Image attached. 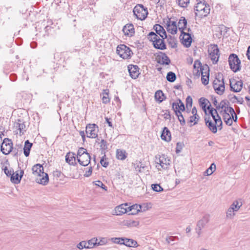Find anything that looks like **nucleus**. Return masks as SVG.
Masks as SVG:
<instances>
[{
	"mask_svg": "<svg viewBox=\"0 0 250 250\" xmlns=\"http://www.w3.org/2000/svg\"><path fill=\"white\" fill-rule=\"evenodd\" d=\"M4 172L5 174L7 176H10V178L11 177L12 175H13V172L14 170L12 169H8L6 167H5L3 168Z\"/></svg>",
	"mask_w": 250,
	"mask_h": 250,
	"instance_id": "5fc2aeb1",
	"label": "nucleus"
},
{
	"mask_svg": "<svg viewBox=\"0 0 250 250\" xmlns=\"http://www.w3.org/2000/svg\"><path fill=\"white\" fill-rule=\"evenodd\" d=\"M32 146V144L30 143L29 140L25 141L23 148V153L26 157H28L29 155L30 151Z\"/></svg>",
	"mask_w": 250,
	"mask_h": 250,
	"instance_id": "c756f323",
	"label": "nucleus"
},
{
	"mask_svg": "<svg viewBox=\"0 0 250 250\" xmlns=\"http://www.w3.org/2000/svg\"><path fill=\"white\" fill-rule=\"evenodd\" d=\"M211 101L214 106L216 108V110L217 111L218 109H219V105H217V100L216 99V97L212 96H211Z\"/></svg>",
	"mask_w": 250,
	"mask_h": 250,
	"instance_id": "680f3d73",
	"label": "nucleus"
},
{
	"mask_svg": "<svg viewBox=\"0 0 250 250\" xmlns=\"http://www.w3.org/2000/svg\"><path fill=\"white\" fill-rule=\"evenodd\" d=\"M104 96L102 98L103 103L104 104H107L110 102V99L108 97V90H104Z\"/></svg>",
	"mask_w": 250,
	"mask_h": 250,
	"instance_id": "a18cd8bd",
	"label": "nucleus"
},
{
	"mask_svg": "<svg viewBox=\"0 0 250 250\" xmlns=\"http://www.w3.org/2000/svg\"><path fill=\"white\" fill-rule=\"evenodd\" d=\"M235 212H234L231 208H229L226 212L227 218L232 219L235 216Z\"/></svg>",
	"mask_w": 250,
	"mask_h": 250,
	"instance_id": "c03bdc74",
	"label": "nucleus"
},
{
	"mask_svg": "<svg viewBox=\"0 0 250 250\" xmlns=\"http://www.w3.org/2000/svg\"><path fill=\"white\" fill-rule=\"evenodd\" d=\"M13 127L16 129L15 131L16 132V133H19L20 136L23 134L24 132L26 130V126L24 123L21 120H18L17 121L15 122Z\"/></svg>",
	"mask_w": 250,
	"mask_h": 250,
	"instance_id": "f8f14e48",
	"label": "nucleus"
},
{
	"mask_svg": "<svg viewBox=\"0 0 250 250\" xmlns=\"http://www.w3.org/2000/svg\"><path fill=\"white\" fill-rule=\"evenodd\" d=\"M139 68L136 65L129 64L128 70L130 77L134 79L137 78L140 74Z\"/></svg>",
	"mask_w": 250,
	"mask_h": 250,
	"instance_id": "dca6fc26",
	"label": "nucleus"
},
{
	"mask_svg": "<svg viewBox=\"0 0 250 250\" xmlns=\"http://www.w3.org/2000/svg\"><path fill=\"white\" fill-rule=\"evenodd\" d=\"M105 122L108 124V126L113 128L112 123L110 121L109 119L107 117L105 118Z\"/></svg>",
	"mask_w": 250,
	"mask_h": 250,
	"instance_id": "774afa93",
	"label": "nucleus"
},
{
	"mask_svg": "<svg viewBox=\"0 0 250 250\" xmlns=\"http://www.w3.org/2000/svg\"><path fill=\"white\" fill-rule=\"evenodd\" d=\"M75 153L72 152H68L65 156V161L69 164L71 165L73 164V161H75Z\"/></svg>",
	"mask_w": 250,
	"mask_h": 250,
	"instance_id": "f704fd0d",
	"label": "nucleus"
},
{
	"mask_svg": "<svg viewBox=\"0 0 250 250\" xmlns=\"http://www.w3.org/2000/svg\"><path fill=\"white\" fill-rule=\"evenodd\" d=\"M209 221V216L208 215H205L201 220H200L197 223V227L199 229V231L198 232V235H199L200 234V231L202 228H203L208 223Z\"/></svg>",
	"mask_w": 250,
	"mask_h": 250,
	"instance_id": "b1692460",
	"label": "nucleus"
},
{
	"mask_svg": "<svg viewBox=\"0 0 250 250\" xmlns=\"http://www.w3.org/2000/svg\"><path fill=\"white\" fill-rule=\"evenodd\" d=\"M154 30L160 37L166 39L167 37V33L164 27L160 24H156L153 27Z\"/></svg>",
	"mask_w": 250,
	"mask_h": 250,
	"instance_id": "aec40b11",
	"label": "nucleus"
},
{
	"mask_svg": "<svg viewBox=\"0 0 250 250\" xmlns=\"http://www.w3.org/2000/svg\"><path fill=\"white\" fill-rule=\"evenodd\" d=\"M108 243V240L107 238L106 237H101L100 238V241L98 242H96L97 246H104Z\"/></svg>",
	"mask_w": 250,
	"mask_h": 250,
	"instance_id": "de8ad7c7",
	"label": "nucleus"
},
{
	"mask_svg": "<svg viewBox=\"0 0 250 250\" xmlns=\"http://www.w3.org/2000/svg\"><path fill=\"white\" fill-rule=\"evenodd\" d=\"M229 62L230 68L234 72H237L241 69V61L238 56L234 54H231L229 58Z\"/></svg>",
	"mask_w": 250,
	"mask_h": 250,
	"instance_id": "39448f33",
	"label": "nucleus"
},
{
	"mask_svg": "<svg viewBox=\"0 0 250 250\" xmlns=\"http://www.w3.org/2000/svg\"><path fill=\"white\" fill-rule=\"evenodd\" d=\"M213 87L216 93L219 94V85L214 83Z\"/></svg>",
	"mask_w": 250,
	"mask_h": 250,
	"instance_id": "338daca9",
	"label": "nucleus"
},
{
	"mask_svg": "<svg viewBox=\"0 0 250 250\" xmlns=\"http://www.w3.org/2000/svg\"><path fill=\"white\" fill-rule=\"evenodd\" d=\"M206 125L208 126L209 129L213 133L217 132V127L215 124L210 121L208 119V120L206 118L205 119Z\"/></svg>",
	"mask_w": 250,
	"mask_h": 250,
	"instance_id": "e433bc0d",
	"label": "nucleus"
},
{
	"mask_svg": "<svg viewBox=\"0 0 250 250\" xmlns=\"http://www.w3.org/2000/svg\"><path fill=\"white\" fill-rule=\"evenodd\" d=\"M76 247L78 249H79L80 250H83L84 248L87 249V242L86 241H82L80 242V243H79L77 245Z\"/></svg>",
	"mask_w": 250,
	"mask_h": 250,
	"instance_id": "8fccbe9b",
	"label": "nucleus"
},
{
	"mask_svg": "<svg viewBox=\"0 0 250 250\" xmlns=\"http://www.w3.org/2000/svg\"><path fill=\"white\" fill-rule=\"evenodd\" d=\"M128 205L127 203L122 204L115 207L114 209V214L116 215H121L126 212H129L128 209Z\"/></svg>",
	"mask_w": 250,
	"mask_h": 250,
	"instance_id": "4468645a",
	"label": "nucleus"
},
{
	"mask_svg": "<svg viewBox=\"0 0 250 250\" xmlns=\"http://www.w3.org/2000/svg\"><path fill=\"white\" fill-rule=\"evenodd\" d=\"M180 38H182V42L186 47H188L190 46L192 42L191 33L182 32Z\"/></svg>",
	"mask_w": 250,
	"mask_h": 250,
	"instance_id": "ddd939ff",
	"label": "nucleus"
},
{
	"mask_svg": "<svg viewBox=\"0 0 250 250\" xmlns=\"http://www.w3.org/2000/svg\"><path fill=\"white\" fill-rule=\"evenodd\" d=\"M176 115L177 116L179 121L180 123V124L182 125H184L186 124L185 120L184 119V116L181 112H178V113H175Z\"/></svg>",
	"mask_w": 250,
	"mask_h": 250,
	"instance_id": "49530a36",
	"label": "nucleus"
},
{
	"mask_svg": "<svg viewBox=\"0 0 250 250\" xmlns=\"http://www.w3.org/2000/svg\"><path fill=\"white\" fill-rule=\"evenodd\" d=\"M99 127L95 124H88L86 127V133L87 137L90 138H96L98 137Z\"/></svg>",
	"mask_w": 250,
	"mask_h": 250,
	"instance_id": "1a4fd4ad",
	"label": "nucleus"
},
{
	"mask_svg": "<svg viewBox=\"0 0 250 250\" xmlns=\"http://www.w3.org/2000/svg\"><path fill=\"white\" fill-rule=\"evenodd\" d=\"M189 118V122L191 123H193V125H195L197 123L199 120V116L192 115Z\"/></svg>",
	"mask_w": 250,
	"mask_h": 250,
	"instance_id": "4d7b16f0",
	"label": "nucleus"
},
{
	"mask_svg": "<svg viewBox=\"0 0 250 250\" xmlns=\"http://www.w3.org/2000/svg\"><path fill=\"white\" fill-rule=\"evenodd\" d=\"M116 155L117 159L120 160H125L127 156V153L125 150L121 149H117L116 150Z\"/></svg>",
	"mask_w": 250,
	"mask_h": 250,
	"instance_id": "cd10ccee",
	"label": "nucleus"
},
{
	"mask_svg": "<svg viewBox=\"0 0 250 250\" xmlns=\"http://www.w3.org/2000/svg\"><path fill=\"white\" fill-rule=\"evenodd\" d=\"M33 174L39 178H37V182L42 185H46L49 181L48 175L44 172L43 167L41 164L35 165L32 168Z\"/></svg>",
	"mask_w": 250,
	"mask_h": 250,
	"instance_id": "f257e3e1",
	"label": "nucleus"
},
{
	"mask_svg": "<svg viewBox=\"0 0 250 250\" xmlns=\"http://www.w3.org/2000/svg\"><path fill=\"white\" fill-rule=\"evenodd\" d=\"M125 240L123 241L124 242V244H123V245H124L128 247H137L138 246L137 242L132 239H128L126 238H124Z\"/></svg>",
	"mask_w": 250,
	"mask_h": 250,
	"instance_id": "c85d7f7f",
	"label": "nucleus"
},
{
	"mask_svg": "<svg viewBox=\"0 0 250 250\" xmlns=\"http://www.w3.org/2000/svg\"><path fill=\"white\" fill-rule=\"evenodd\" d=\"M175 238L176 237L174 236H169L166 238V241L168 244L173 245L175 244L174 241Z\"/></svg>",
	"mask_w": 250,
	"mask_h": 250,
	"instance_id": "6e6d98bb",
	"label": "nucleus"
},
{
	"mask_svg": "<svg viewBox=\"0 0 250 250\" xmlns=\"http://www.w3.org/2000/svg\"><path fill=\"white\" fill-rule=\"evenodd\" d=\"M193 66H194V70H193L194 73H195L197 76H199L200 73H199V72L200 71V68L203 66L201 65V63L199 61L197 60V61H195Z\"/></svg>",
	"mask_w": 250,
	"mask_h": 250,
	"instance_id": "ea45409f",
	"label": "nucleus"
},
{
	"mask_svg": "<svg viewBox=\"0 0 250 250\" xmlns=\"http://www.w3.org/2000/svg\"><path fill=\"white\" fill-rule=\"evenodd\" d=\"M209 57L213 63H216L219 60V48L216 44H210L208 48Z\"/></svg>",
	"mask_w": 250,
	"mask_h": 250,
	"instance_id": "6e6552de",
	"label": "nucleus"
},
{
	"mask_svg": "<svg viewBox=\"0 0 250 250\" xmlns=\"http://www.w3.org/2000/svg\"><path fill=\"white\" fill-rule=\"evenodd\" d=\"M194 10L196 11V16L200 17H206L209 13V5L205 3L204 1H200L195 6Z\"/></svg>",
	"mask_w": 250,
	"mask_h": 250,
	"instance_id": "20e7f679",
	"label": "nucleus"
},
{
	"mask_svg": "<svg viewBox=\"0 0 250 250\" xmlns=\"http://www.w3.org/2000/svg\"><path fill=\"white\" fill-rule=\"evenodd\" d=\"M176 78L175 74L173 72H169L167 75V80L171 83L174 82Z\"/></svg>",
	"mask_w": 250,
	"mask_h": 250,
	"instance_id": "79ce46f5",
	"label": "nucleus"
},
{
	"mask_svg": "<svg viewBox=\"0 0 250 250\" xmlns=\"http://www.w3.org/2000/svg\"><path fill=\"white\" fill-rule=\"evenodd\" d=\"M110 241L114 243L117 244L123 245L124 244L123 241L125 240L124 238H117V237H112L110 238Z\"/></svg>",
	"mask_w": 250,
	"mask_h": 250,
	"instance_id": "37998d69",
	"label": "nucleus"
},
{
	"mask_svg": "<svg viewBox=\"0 0 250 250\" xmlns=\"http://www.w3.org/2000/svg\"><path fill=\"white\" fill-rule=\"evenodd\" d=\"M129 212L132 214H136L141 209V206L139 205H133L128 207Z\"/></svg>",
	"mask_w": 250,
	"mask_h": 250,
	"instance_id": "2f4dec72",
	"label": "nucleus"
},
{
	"mask_svg": "<svg viewBox=\"0 0 250 250\" xmlns=\"http://www.w3.org/2000/svg\"><path fill=\"white\" fill-rule=\"evenodd\" d=\"M147 39L153 42V46L158 49L165 50L167 48L164 39L160 37L154 32H150L147 35Z\"/></svg>",
	"mask_w": 250,
	"mask_h": 250,
	"instance_id": "7ed1b4c3",
	"label": "nucleus"
},
{
	"mask_svg": "<svg viewBox=\"0 0 250 250\" xmlns=\"http://www.w3.org/2000/svg\"><path fill=\"white\" fill-rule=\"evenodd\" d=\"M1 151L5 155L9 154L13 149L12 141L8 138L4 139L0 146Z\"/></svg>",
	"mask_w": 250,
	"mask_h": 250,
	"instance_id": "9d476101",
	"label": "nucleus"
},
{
	"mask_svg": "<svg viewBox=\"0 0 250 250\" xmlns=\"http://www.w3.org/2000/svg\"><path fill=\"white\" fill-rule=\"evenodd\" d=\"M24 172L23 170L20 171V175L18 171L13 172V175L11 177V181L12 183L15 184H18L20 182L21 179L23 176Z\"/></svg>",
	"mask_w": 250,
	"mask_h": 250,
	"instance_id": "5701e85b",
	"label": "nucleus"
},
{
	"mask_svg": "<svg viewBox=\"0 0 250 250\" xmlns=\"http://www.w3.org/2000/svg\"><path fill=\"white\" fill-rule=\"evenodd\" d=\"M95 184L99 187L102 188L103 189L106 190L107 187L101 181H96L95 182Z\"/></svg>",
	"mask_w": 250,
	"mask_h": 250,
	"instance_id": "13d9d810",
	"label": "nucleus"
},
{
	"mask_svg": "<svg viewBox=\"0 0 250 250\" xmlns=\"http://www.w3.org/2000/svg\"><path fill=\"white\" fill-rule=\"evenodd\" d=\"M84 154H88L87 150L83 147H81L78 149L77 157L81 156Z\"/></svg>",
	"mask_w": 250,
	"mask_h": 250,
	"instance_id": "864d4df0",
	"label": "nucleus"
},
{
	"mask_svg": "<svg viewBox=\"0 0 250 250\" xmlns=\"http://www.w3.org/2000/svg\"><path fill=\"white\" fill-rule=\"evenodd\" d=\"M243 203L241 199L235 200L229 207L234 212H236L242 206Z\"/></svg>",
	"mask_w": 250,
	"mask_h": 250,
	"instance_id": "bb28decb",
	"label": "nucleus"
},
{
	"mask_svg": "<svg viewBox=\"0 0 250 250\" xmlns=\"http://www.w3.org/2000/svg\"><path fill=\"white\" fill-rule=\"evenodd\" d=\"M229 102L228 101H222L220 103V109H221L220 113L222 115H224L225 113H230L235 114L234 109L229 106Z\"/></svg>",
	"mask_w": 250,
	"mask_h": 250,
	"instance_id": "9b49d317",
	"label": "nucleus"
},
{
	"mask_svg": "<svg viewBox=\"0 0 250 250\" xmlns=\"http://www.w3.org/2000/svg\"><path fill=\"white\" fill-rule=\"evenodd\" d=\"M167 31L170 33L171 34H175L177 33V26L176 22L175 21H171L169 20L167 23Z\"/></svg>",
	"mask_w": 250,
	"mask_h": 250,
	"instance_id": "4be33fe9",
	"label": "nucleus"
},
{
	"mask_svg": "<svg viewBox=\"0 0 250 250\" xmlns=\"http://www.w3.org/2000/svg\"><path fill=\"white\" fill-rule=\"evenodd\" d=\"M229 83L230 87L233 91L238 92L240 91L242 89L243 83L241 80L237 81L235 79L230 80Z\"/></svg>",
	"mask_w": 250,
	"mask_h": 250,
	"instance_id": "2eb2a0df",
	"label": "nucleus"
},
{
	"mask_svg": "<svg viewBox=\"0 0 250 250\" xmlns=\"http://www.w3.org/2000/svg\"><path fill=\"white\" fill-rule=\"evenodd\" d=\"M216 169V165L212 163L210 167L204 172V175L209 176L213 173Z\"/></svg>",
	"mask_w": 250,
	"mask_h": 250,
	"instance_id": "58836bf2",
	"label": "nucleus"
},
{
	"mask_svg": "<svg viewBox=\"0 0 250 250\" xmlns=\"http://www.w3.org/2000/svg\"><path fill=\"white\" fill-rule=\"evenodd\" d=\"M199 103L203 110L206 113H207V110H208L209 114L211 115L215 123L216 124L217 121L219 120V118H219V114L216 109L211 106L209 101L205 98H201L199 100Z\"/></svg>",
	"mask_w": 250,
	"mask_h": 250,
	"instance_id": "f03ea898",
	"label": "nucleus"
},
{
	"mask_svg": "<svg viewBox=\"0 0 250 250\" xmlns=\"http://www.w3.org/2000/svg\"><path fill=\"white\" fill-rule=\"evenodd\" d=\"M92 167H89L88 170L86 171L85 173L84 174V176L85 177H89L92 174Z\"/></svg>",
	"mask_w": 250,
	"mask_h": 250,
	"instance_id": "052dcab7",
	"label": "nucleus"
},
{
	"mask_svg": "<svg viewBox=\"0 0 250 250\" xmlns=\"http://www.w3.org/2000/svg\"><path fill=\"white\" fill-rule=\"evenodd\" d=\"M172 108L175 113H178V112H181L185 110V105L180 99H178L176 102H173L172 104Z\"/></svg>",
	"mask_w": 250,
	"mask_h": 250,
	"instance_id": "f3484780",
	"label": "nucleus"
},
{
	"mask_svg": "<svg viewBox=\"0 0 250 250\" xmlns=\"http://www.w3.org/2000/svg\"><path fill=\"white\" fill-rule=\"evenodd\" d=\"M79 163L83 166H87L90 162V156L89 153L84 154L77 157Z\"/></svg>",
	"mask_w": 250,
	"mask_h": 250,
	"instance_id": "6ab92c4d",
	"label": "nucleus"
},
{
	"mask_svg": "<svg viewBox=\"0 0 250 250\" xmlns=\"http://www.w3.org/2000/svg\"><path fill=\"white\" fill-rule=\"evenodd\" d=\"M100 163H101V164L102 165V166H103L104 167H107V166L108 165V163L105 162L104 160V158H103L102 159H101Z\"/></svg>",
	"mask_w": 250,
	"mask_h": 250,
	"instance_id": "69168bd1",
	"label": "nucleus"
},
{
	"mask_svg": "<svg viewBox=\"0 0 250 250\" xmlns=\"http://www.w3.org/2000/svg\"><path fill=\"white\" fill-rule=\"evenodd\" d=\"M209 77L205 76V77H202L201 76V81L203 84L207 85L208 83Z\"/></svg>",
	"mask_w": 250,
	"mask_h": 250,
	"instance_id": "e2e57ef3",
	"label": "nucleus"
},
{
	"mask_svg": "<svg viewBox=\"0 0 250 250\" xmlns=\"http://www.w3.org/2000/svg\"><path fill=\"white\" fill-rule=\"evenodd\" d=\"M100 144V148L102 151H104L107 149V143L106 141L102 139Z\"/></svg>",
	"mask_w": 250,
	"mask_h": 250,
	"instance_id": "3c124183",
	"label": "nucleus"
},
{
	"mask_svg": "<svg viewBox=\"0 0 250 250\" xmlns=\"http://www.w3.org/2000/svg\"><path fill=\"white\" fill-rule=\"evenodd\" d=\"M192 104V99L189 96H188L186 98V106L188 108V106L191 107Z\"/></svg>",
	"mask_w": 250,
	"mask_h": 250,
	"instance_id": "bf43d9fd",
	"label": "nucleus"
},
{
	"mask_svg": "<svg viewBox=\"0 0 250 250\" xmlns=\"http://www.w3.org/2000/svg\"><path fill=\"white\" fill-rule=\"evenodd\" d=\"M133 13L138 19L142 21L144 20L148 14L147 8L141 4H138L135 6Z\"/></svg>",
	"mask_w": 250,
	"mask_h": 250,
	"instance_id": "0eeeda50",
	"label": "nucleus"
},
{
	"mask_svg": "<svg viewBox=\"0 0 250 250\" xmlns=\"http://www.w3.org/2000/svg\"><path fill=\"white\" fill-rule=\"evenodd\" d=\"M134 168L136 170V171L138 172H142L143 171L144 169L145 168V167L142 164L141 162L136 161L135 163H133Z\"/></svg>",
	"mask_w": 250,
	"mask_h": 250,
	"instance_id": "c9c22d12",
	"label": "nucleus"
},
{
	"mask_svg": "<svg viewBox=\"0 0 250 250\" xmlns=\"http://www.w3.org/2000/svg\"><path fill=\"white\" fill-rule=\"evenodd\" d=\"M164 94L161 90H158L155 94V98L156 101L159 103L162 102L164 100Z\"/></svg>",
	"mask_w": 250,
	"mask_h": 250,
	"instance_id": "a19ab883",
	"label": "nucleus"
},
{
	"mask_svg": "<svg viewBox=\"0 0 250 250\" xmlns=\"http://www.w3.org/2000/svg\"><path fill=\"white\" fill-rule=\"evenodd\" d=\"M187 25V21L185 18L183 17H181L179 20L178 24H177V28L181 31V32H183L184 30L186 29V26Z\"/></svg>",
	"mask_w": 250,
	"mask_h": 250,
	"instance_id": "a878e982",
	"label": "nucleus"
},
{
	"mask_svg": "<svg viewBox=\"0 0 250 250\" xmlns=\"http://www.w3.org/2000/svg\"><path fill=\"white\" fill-rule=\"evenodd\" d=\"M223 119L225 123L229 125H231L233 121H236L237 120V116L236 114H230V113H225V115H223Z\"/></svg>",
	"mask_w": 250,
	"mask_h": 250,
	"instance_id": "a211bd4d",
	"label": "nucleus"
},
{
	"mask_svg": "<svg viewBox=\"0 0 250 250\" xmlns=\"http://www.w3.org/2000/svg\"><path fill=\"white\" fill-rule=\"evenodd\" d=\"M117 53L124 59H130L133 53L129 47L125 44L119 45L116 49Z\"/></svg>",
	"mask_w": 250,
	"mask_h": 250,
	"instance_id": "423d86ee",
	"label": "nucleus"
},
{
	"mask_svg": "<svg viewBox=\"0 0 250 250\" xmlns=\"http://www.w3.org/2000/svg\"><path fill=\"white\" fill-rule=\"evenodd\" d=\"M209 67L207 65L203 66L200 68L199 73L201 75L202 77H205V76H209Z\"/></svg>",
	"mask_w": 250,
	"mask_h": 250,
	"instance_id": "7c9ffc66",
	"label": "nucleus"
},
{
	"mask_svg": "<svg viewBox=\"0 0 250 250\" xmlns=\"http://www.w3.org/2000/svg\"><path fill=\"white\" fill-rule=\"evenodd\" d=\"M158 62L162 64L168 65L170 63V60L166 54L163 53L162 54L161 56H160V60L158 61Z\"/></svg>",
	"mask_w": 250,
	"mask_h": 250,
	"instance_id": "473e14b6",
	"label": "nucleus"
},
{
	"mask_svg": "<svg viewBox=\"0 0 250 250\" xmlns=\"http://www.w3.org/2000/svg\"><path fill=\"white\" fill-rule=\"evenodd\" d=\"M178 5L182 7H186L189 2V0H177Z\"/></svg>",
	"mask_w": 250,
	"mask_h": 250,
	"instance_id": "09e8293b",
	"label": "nucleus"
},
{
	"mask_svg": "<svg viewBox=\"0 0 250 250\" xmlns=\"http://www.w3.org/2000/svg\"><path fill=\"white\" fill-rule=\"evenodd\" d=\"M152 189L156 192H160L163 190V188L158 184H152Z\"/></svg>",
	"mask_w": 250,
	"mask_h": 250,
	"instance_id": "603ef678",
	"label": "nucleus"
},
{
	"mask_svg": "<svg viewBox=\"0 0 250 250\" xmlns=\"http://www.w3.org/2000/svg\"><path fill=\"white\" fill-rule=\"evenodd\" d=\"M123 32L125 36L132 37L135 33L134 26L132 24H127L123 28Z\"/></svg>",
	"mask_w": 250,
	"mask_h": 250,
	"instance_id": "412c9836",
	"label": "nucleus"
},
{
	"mask_svg": "<svg viewBox=\"0 0 250 250\" xmlns=\"http://www.w3.org/2000/svg\"><path fill=\"white\" fill-rule=\"evenodd\" d=\"M222 84H220V95L222 94L225 90L224 83L222 80Z\"/></svg>",
	"mask_w": 250,
	"mask_h": 250,
	"instance_id": "0e129e2a",
	"label": "nucleus"
},
{
	"mask_svg": "<svg viewBox=\"0 0 250 250\" xmlns=\"http://www.w3.org/2000/svg\"><path fill=\"white\" fill-rule=\"evenodd\" d=\"M161 137L162 140L167 142L171 140V133L169 129L167 127H165L164 128Z\"/></svg>",
	"mask_w": 250,
	"mask_h": 250,
	"instance_id": "393cba45",
	"label": "nucleus"
},
{
	"mask_svg": "<svg viewBox=\"0 0 250 250\" xmlns=\"http://www.w3.org/2000/svg\"><path fill=\"white\" fill-rule=\"evenodd\" d=\"M157 164H159L163 168H167L169 165V160H167L165 159L164 156H161L159 159V162H157Z\"/></svg>",
	"mask_w": 250,
	"mask_h": 250,
	"instance_id": "72a5a7b5",
	"label": "nucleus"
},
{
	"mask_svg": "<svg viewBox=\"0 0 250 250\" xmlns=\"http://www.w3.org/2000/svg\"><path fill=\"white\" fill-rule=\"evenodd\" d=\"M97 241L98 238L96 237H93L86 241L87 249H92L97 246L96 242Z\"/></svg>",
	"mask_w": 250,
	"mask_h": 250,
	"instance_id": "4c0bfd02",
	"label": "nucleus"
}]
</instances>
